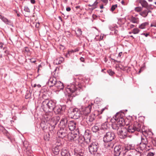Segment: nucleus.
<instances>
[{
  "label": "nucleus",
  "mask_w": 156,
  "mask_h": 156,
  "mask_svg": "<svg viewBox=\"0 0 156 156\" xmlns=\"http://www.w3.org/2000/svg\"><path fill=\"white\" fill-rule=\"evenodd\" d=\"M123 114L118 112L114 117H113L115 121L113 122L112 124V129L118 132L123 125L125 124L124 119L123 115Z\"/></svg>",
  "instance_id": "1"
},
{
  "label": "nucleus",
  "mask_w": 156,
  "mask_h": 156,
  "mask_svg": "<svg viewBox=\"0 0 156 156\" xmlns=\"http://www.w3.org/2000/svg\"><path fill=\"white\" fill-rule=\"evenodd\" d=\"M67 118L66 117L62 118L59 124L60 129L57 133L58 136L62 138L68 136L69 130L67 126Z\"/></svg>",
  "instance_id": "2"
},
{
  "label": "nucleus",
  "mask_w": 156,
  "mask_h": 156,
  "mask_svg": "<svg viewBox=\"0 0 156 156\" xmlns=\"http://www.w3.org/2000/svg\"><path fill=\"white\" fill-rule=\"evenodd\" d=\"M115 137L114 133L111 131L107 132L103 137V141L105 143L113 142Z\"/></svg>",
  "instance_id": "3"
},
{
  "label": "nucleus",
  "mask_w": 156,
  "mask_h": 156,
  "mask_svg": "<svg viewBox=\"0 0 156 156\" xmlns=\"http://www.w3.org/2000/svg\"><path fill=\"white\" fill-rule=\"evenodd\" d=\"M129 126L127 128H125L123 126L121 129L117 132L118 135L119 137L122 139L125 138L128 132L131 133L129 130Z\"/></svg>",
  "instance_id": "4"
},
{
  "label": "nucleus",
  "mask_w": 156,
  "mask_h": 156,
  "mask_svg": "<svg viewBox=\"0 0 156 156\" xmlns=\"http://www.w3.org/2000/svg\"><path fill=\"white\" fill-rule=\"evenodd\" d=\"M99 145L98 143H93L88 145V148L89 152L91 154H95L97 152L99 148Z\"/></svg>",
  "instance_id": "5"
},
{
  "label": "nucleus",
  "mask_w": 156,
  "mask_h": 156,
  "mask_svg": "<svg viewBox=\"0 0 156 156\" xmlns=\"http://www.w3.org/2000/svg\"><path fill=\"white\" fill-rule=\"evenodd\" d=\"M141 124L138 123L137 122H135L133 124L129 126V130L131 132V133H134L136 131L140 132L141 130Z\"/></svg>",
  "instance_id": "6"
},
{
  "label": "nucleus",
  "mask_w": 156,
  "mask_h": 156,
  "mask_svg": "<svg viewBox=\"0 0 156 156\" xmlns=\"http://www.w3.org/2000/svg\"><path fill=\"white\" fill-rule=\"evenodd\" d=\"M71 117L74 119H77L81 115L80 110L78 108H75L73 109L72 111L70 113Z\"/></svg>",
  "instance_id": "7"
},
{
  "label": "nucleus",
  "mask_w": 156,
  "mask_h": 156,
  "mask_svg": "<svg viewBox=\"0 0 156 156\" xmlns=\"http://www.w3.org/2000/svg\"><path fill=\"white\" fill-rule=\"evenodd\" d=\"M124 147H122L121 146H116L114 148V154L115 156H119L122 151H123L124 152L125 151L123 148Z\"/></svg>",
  "instance_id": "8"
},
{
  "label": "nucleus",
  "mask_w": 156,
  "mask_h": 156,
  "mask_svg": "<svg viewBox=\"0 0 156 156\" xmlns=\"http://www.w3.org/2000/svg\"><path fill=\"white\" fill-rule=\"evenodd\" d=\"M65 109V107L64 106L61 105L55 106L53 109V111L56 114H60L64 112Z\"/></svg>",
  "instance_id": "9"
},
{
  "label": "nucleus",
  "mask_w": 156,
  "mask_h": 156,
  "mask_svg": "<svg viewBox=\"0 0 156 156\" xmlns=\"http://www.w3.org/2000/svg\"><path fill=\"white\" fill-rule=\"evenodd\" d=\"M76 125V122L74 121L68 120L67 123V126L69 130L72 131L75 129Z\"/></svg>",
  "instance_id": "10"
},
{
  "label": "nucleus",
  "mask_w": 156,
  "mask_h": 156,
  "mask_svg": "<svg viewBox=\"0 0 156 156\" xmlns=\"http://www.w3.org/2000/svg\"><path fill=\"white\" fill-rule=\"evenodd\" d=\"M68 138L70 141L73 140L76 141L79 135L73 132H69V133L68 136Z\"/></svg>",
  "instance_id": "11"
},
{
  "label": "nucleus",
  "mask_w": 156,
  "mask_h": 156,
  "mask_svg": "<svg viewBox=\"0 0 156 156\" xmlns=\"http://www.w3.org/2000/svg\"><path fill=\"white\" fill-rule=\"evenodd\" d=\"M79 89L77 88L76 86L74 84H71L70 86H68L66 89L67 92H70V93H73L75 91H76Z\"/></svg>",
  "instance_id": "12"
},
{
  "label": "nucleus",
  "mask_w": 156,
  "mask_h": 156,
  "mask_svg": "<svg viewBox=\"0 0 156 156\" xmlns=\"http://www.w3.org/2000/svg\"><path fill=\"white\" fill-rule=\"evenodd\" d=\"M93 105L92 103L89 105L82 108V111L85 115H87L89 114L91 112L92 108V106Z\"/></svg>",
  "instance_id": "13"
},
{
  "label": "nucleus",
  "mask_w": 156,
  "mask_h": 156,
  "mask_svg": "<svg viewBox=\"0 0 156 156\" xmlns=\"http://www.w3.org/2000/svg\"><path fill=\"white\" fill-rule=\"evenodd\" d=\"M59 120V117L58 116H56L54 117H52L49 121L50 125H54L56 126Z\"/></svg>",
  "instance_id": "14"
},
{
  "label": "nucleus",
  "mask_w": 156,
  "mask_h": 156,
  "mask_svg": "<svg viewBox=\"0 0 156 156\" xmlns=\"http://www.w3.org/2000/svg\"><path fill=\"white\" fill-rule=\"evenodd\" d=\"M57 81L56 78L55 77L52 76L49 79L48 85L50 87H53L55 86Z\"/></svg>",
  "instance_id": "15"
},
{
  "label": "nucleus",
  "mask_w": 156,
  "mask_h": 156,
  "mask_svg": "<svg viewBox=\"0 0 156 156\" xmlns=\"http://www.w3.org/2000/svg\"><path fill=\"white\" fill-rule=\"evenodd\" d=\"M83 136L86 142L89 144L90 142L91 135L88 132L86 131Z\"/></svg>",
  "instance_id": "16"
},
{
  "label": "nucleus",
  "mask_w": 156,
  "mask_h": 156,
  "mask_svg": "<svg viewBox=\"0 0 156 156\" xmlns=\"http://www.w3.org/2000/svg\"><path fill=\"white\" fill-rule=\"evenodd\" d=\"M49 100L46 99L44 100L42 102L41 104V107L44 110L45 109L48 108Z\"/></svg>",
  "instance_id": "17"
},
{
  "label": "nucleus",
  "mask_w": 156,
  "mask_h": 156,
  "mask_svg": "<svg viewBox=\"0 0 156 156\" xmlns=\"http://www.w3.org/2000/svg\"><path fill=\"white\" fill-rule=\"evenodd\" d=\"M141 142L140 143V144H143L144 145V148L146 147L148 144V140L147 138L145 136H141Z\"/></svg>",
  "instance_id": "18"
},
{
  "label": "nucleus",
  "mask_w": 156,
  "mask_h": 156,
  "mask_svg": "<svg viewBox=\"0 0 156 156\" xmlns=\"http://www.w3.org/2000/svg\"><path fill=\"white\" fill-rule=\"evenodd\" d=\"M49 123L42 121L40 124L41 128L43 130H45L47 129L48 126V124Z\"/></svg>",
  "instance_id": "19"
},
{
  "label": "nucleus",
  "mask_w": 156,
  "mask_h": 156,
  "mask_svg": "<svg viewBox=\"0 0 156 156\" xmlns=\"http://www.w3.org/2000/svg\"><path fill=\"white\" fill-rule=\"evenodd\" d=\"M129 147H124L123 148L125 150V151L123 152V154H125L126 153H128V154L127 156H133V152L132 150H129Z\"/></svg>",
  "instance_id": "20"
},
{
  "label": "nucleus",
  "mask_w": 156,
  "mask_h": 156,
  "mask_svg": "<svg viewBox=\"0 0 156 156\" xmlns=\"http://www.w3.org/2000/svg\"><path fill=\"white\" fill-rule=\"evenodd\" d=\"M55 86L58 89L60 90H62L64 88L63 83L60 81H57Z\"/></svg>",
  "instance_id": "21"
},
{
  "label": "nucleus",
  "mask_w": 156,
  "mask_h": 156,
  "mask_svg": "<svg viewBox=\"0 0 156 156\" xmlns=\"http://www.w3.org/2000/svg\"><path fill=\"white\" fill-rule=\"evenodd\" d=\"M48 108L53 110L55 105V102L52 100H50L49 103Z\"/></svg>",
  "instance_id": "22"
},
{
  "label": "nucleus",
  "mask_w": 156,
  "mask_h": 156,
  "mask_svg": "<svg viewBox=\"0 0 156 156\" xmlns=\"http://www.w3.org/2000/svg\"><path fill=\"white\" fill-rule=\"evenodd\" d=\"M61 154L62 156H70L69 151L65 149H63L62 150Z\"/></svg>",
  "instance_id": "23"
},
{
  "label": "nucleus",
  "mask_w": 156,
  "mask_h": 156,
  "mask_svg": "<svg viewBox=\"0 0 156 156\" xmlns=\"http://www.w3.org/2000/svg\"><path fill=\"white\" fill-rule=\"evenodd\" d=\"M51 115L46 114L44 116V117L42 121L49 123V121L51 118Z\"/></svg>",
  "instance_id": "24"
},
{
  "label": "nucleus",
  "mask_w": 156,
  "mask_h": 156,
  "mask_svg": "<svg viewBox=\"0 0 156 156\" xmlns=\"http://www.w3.org/2000/svg\"><path fill=\"white\" fill-rule=\"evenodd\" d=\"M114 142H109L106 143L105 144V147L107 148L109 150L113 148L114 146Z\"/></svg>",
  "instance_id": "25"
},
{
  "label": "nucleus",
  "mask_w": 156,
  "mask_h": 156,
  "mask_svg": "<svg viewBox=\"0 0 156 156\" xmlns=\"http://www.w3.org/2000/svg\"><path fill=\"white\" fill-rule=\"evenodd\" d=\"M132 151L133 153H135L133 154V156H142V155L143 154L142 151H137L134 149H132Z\"/></svg>",
  "instance_id": "26"
},
{
  "label": "nucleus",
  "mask_w": 156,
  "mask_h": 156,
  "mask_svg": "<svg viewBox=\"0 0 156 156\" xmlns=\"http://www.w3.org/2000/svg\"><path fill=\"white\" fill-rule=\"evenodd\" d=\"M139 2L142 8H144L146 9L148 5L147 2L145 0H139Z\"/></svg>",
  "instance_id": "27"
},
{
  "label": "nucleus",
  "mask_w": 156,
  "mask_h": 156,
  "mask_svg": "<svg viewBox=\"0 0 156 156\" xmlns=\"http://www.w3.org/2000/svg\"><path fill=\"white\" fill-rule=\"evenodd\" d=\"M109 128V124L108 122H105L103 123L101 126V129L105 130H107Z\"/></svg>",
  "instance_id": "28"
},
{
  "label": "nucleus",
  "mask_w": 156,
  "mask_h": 156,
  "mask_svg": "<svg viewBox=\"0 0 156 156\" xmlns=\"http://www.w3.org/2000/svg\"><path fill=\"white\" fill-rule=\"evenodd\" d=\"M130 21L133 23H138L139 22V19L132 16L130 17Z\"/></svg>",
  "instance_id": "29"
},
{
  "label": "nucleus",
  "mask_w": 156,
  "mask_h": 156,
  "mask_svg": "<svg viewBox=\"0 0 156 156\" xmlns=\"http://www.w3.org/2000/svg\"><path fill=\"white\" fill-rule=\"evenodd\" d=\"M55 126L53 125H50V126L48 127L49 131L51 134H53L55 133Z\"/></svg>",
  "instance_id": "30"
},
{
  "label": "nucleus",
  "mask_w": 156,
  "mask_h": 156,
  "mask_svg": "<svg viewBox=\"0 0 156 156\" xmlns=\"http://www.w3.org/2000/svg\"><path fill=\"white\" fill-rule=\"evenodd\" d=\"M139 14L144 17L145 18L148 15L146 9H145L140 12Z\"/></svg>",
  "instance_id": "31"
},
{
  "label": "nucleus",
  "mask_w": 156,
  "mask_h": 156,
  "mask_svg": "<svg viewBox=\"0 0 156 156\" xmlns=\"http://www.w3.org/2000/svg\"><path fill=\"white\" fill-rule=\"evenodd\" d=\"M64 60V58L62 57H60L57 58L55 61H58V62L56 63V64H59L62 62Z\"/></svg>",
  "instance_id": "32"
},
{
  "label": "nucleus",
  "mask_w": 156,
  "mask_h": 156,
  "mask_svg": "<svg viewBox=\"0 0 156 156\" xmlns=\"http://www.w3.org/2000/svg\"><path fill=\"white\" fill-rule=\"evenodd\" d=\"M95 115L94 114H91L89 117L88 120L90 122H91L95 119Z\"/></svg>",
  "instance_id": "33"
},
{
  "label": "nucleus",
  "mask_w": 156,
  "mask_h": 156,
  "mask_svg": "<svg viewBox=\"0 0 156 156\" xmlns=\"http://www.w3.org/2000/svg\"><path fill=\"white\" fill-rule=\"evenodd\" d=\"M52 151L55 155H57L58 154L60 150L58 147H55L52 149Z\"/></svg>",
  "instance_id": "34"
},
{
  "label": "nucleus",
  "mask_w": 156,
  "mask_h": 156,
  "mask_svg": "<svg viewBox=\"0 0 156 156\" xmlns=\"http://www.w3.org/2000/svg\"><path fill=\"white\" fill-rule=\"evenodd\" d=\"M78 143H82V142L85 141V139L84 138V136H79V137L76 140Z\"/></svg>",
  "instance_id": "35"
},
{
  "label": "nucleus",
  "mask_w": 156,
  "mask_h": 156,
  "mask_svg": "<svg viewBox=\"0 0 156 156\" xmlns=\"http://www.w3.org/2000/svg\"><path fill=\"white\" fill-rule=\"evenodd\" d=\"M75 32L76 35L77 37H79L82 34V31L81 30L80 28H78Z\"/></svg>",
  "instance_id": "36"
},
{
  "label": "nucleus",
  "mask_w": 156,
  "mask_h": 156,
  "mask_svg": "<svg viewBox=\"0 0 156 156\" xmlns=\"http://www.w3.org/2000/svg\"><path fill=\"white\" fill-rule=\"evenodd\" d=\"M148 24V23L147 22L143 23L139 26V28L141 29H144L145 27Z\"/></svg>",
  "instance_id": "37"
},
{
  "label": "nucleus",
  "mask_w": 156,
  "mask_h": 156,
  "mask_svg": "<svg viewBox=\"0 0 156 156\" xmlns=\"http://www.w3.org/2000/svg\"><path fill=\"white\" fill-rule=\"evenodd\" d=\"M73 50H68L67 53L66 54L65 56L67 58L69 57L70 56L71 54L73 53Z\"/></svg>",
  "instance_id": "38"
},
{
  "label": "nucleus",
  "mask_w": 156,
  "mask_h": 156,
  "mask_svg": "<svg viewBox=\"0 0 156 156\" xmlns=\"http://www.w3.org/2000/svg\"><path fill=\"white\" fill-rule=\"evenodd\" d=\"M50 133H49L48 134H46L44 136V139L46 141H48L50 139Z\"/></svg>",
  "instance_id": "39"
},
{
  "label": "nucleus",
  "mask_w": 156,
  "mask_h": 156,
  "mask_svg": "<svg viewBox=\"0 0 156 156\" xmlns=\"http://www.w3.org/2000/svg\"><path fill=\"white\" fill-rule=\"evenodd\" d=\"M99 130V127L97 126H94L92 128V130L94 132H97Z\"/></svg>",
  "instance_id": "40"
},
{
  "label": "nucleus",
  "mask_w": 156,
  "mask_h": 156,
  "mask_svg": "<svg viewBox=\"0 0 156 156\" xmlns=\"http://www.w3.org/2000/svg\"><path fill=\"white\" fill-rule=\"evenodd\" d=\"M23 50L25 53H27L28 54H30V51L28 47H25V48H24Z\"/></svg>",
  "instance_id": "41"
},
{
  "label": "nucleus",
  "mask_w": 156,
  "mask_h": 156,
  "mask_svg": "<svg viewBox=\"0 0 156 156\" xmlns=\"http://www.w3.org/2000/svg\"><path fill=\"white\" fill-rule=\"evenodd\" d=\"M139 31L140 30L138 28H136L133 29L132 33L134 34H138Z\"/></svg>",
  "instance_id": "42"
},
{
  "label": "nucleus",
  "mask_w": 156,
  "mask_h": 156,
  "mask_svg": "<svg viewBox=\"0 0 156 156\" xmlns=\"http://www.w3.org/2000/svg\"><path fill=\"white\" fill-rule=\"evenodd\" d=\"M117 4H115V5H112L110 9V10L112 12L113 11L115 8L117 7Z\"/></svg>",
  "instance_id": "43"
},
{
  "label": "nucleus",
  "mask_w": 156,
  "mask_h": 156,
  "mask_svg": "<svg viewBox=\"0 0 156 156\" xmlns=\"http://www.w3.org/2000/svg\"><path fill=\"white\" fill-rule=\"evenodd\" d=\"M142 9V7H138L135 8V10L137 12H139L141 11Z\"/></svg>",
  "instance_id": "44"
},
{
  "label": "nucleus",
  "mask_w": 156,
  "mask_h": 156,
  "mask_svg": "<svg viewBox=\"0 0 156 156\" xmlns=\"http://www.w3.org/2000/svg\"><path fill=\"white\" fill-rule=\"evenodd\" d=\"M108 72L109 74V75L111 76L113 75L115 73L111 69H109L108 70Z\"/></svg>",
  "instance_id": "45"
},
{
  "label": "nucleus",
  "mask_w": 156,
  "mask_h": 156,
  "mask_svg": "<svg viewBox=\"0 0 156 156\" xmlns=\"http://www.w3.org/2000/svg\"><path fill=\"white\" fill-rule=\"evenodd\" d=\"M98 0H96L95 2L93 4V8L92 9H93L97 8V5L98 3V2H97Z\"/></svg>",
  "instance_id": "46"
},
{
  "label": "nucleus",
  "mask_w": 156,
  "mask_h": 156,
  "mask_svg": "<svg viewBox=\"0 0 156 156\" xmlns=\"http://www.w3.org/2000/svg\"><path fill=\"white\" fill-rule=\"evenodd\" d=\"M2 20L5 23L8 24V22H9V21L7 19L4 18V17H2Z\"/></svg>",
  "instance_id": "47"
},
{
  "label": "nucleus",
  "mask_w": 156,
  "mask_h": 156,
  "mask_svg": "<svg viewBox=\"0 0 156 156\" xmlns=\"http://www.w3.org/2000/svg\"><path fill=\"white\" fill-rule=\"evenodd\" d=\"M73 97L71 95L69 94L68 95L67 100L70 101H71L73 99Z\"/></svg>",
  "instance_id": "48"
},
{
  "label": "nucleus",
  "mask_w": 156,
  "mask_h": 156,
  "mask_svg": "<svg viewBox=\"0 0 156 156\" xmlns=\"http://www.w3.org/2000/svg\"><path fill=\"white\" fill-rule=\"evenodd\" d=\"M24 10L28 12H30V9L27 6H25L24 7Z\"/></svg>",
  "instance_id": "49"
},
{
  "label": "nucleus",
  "mask_w": 156,
  "mask_h": 156,
  "mask_svg": "<svg viewBox=\"0 0 156 156\" xmlns=\"http://www.w3.org/2000/svg\"><path fill=\"white\" fill-rule=\"evenodd\" d=\"M47 97V95L46 94H44L42 95V98L44 99L45 100L48 99V98Z\"/></svg>",
  "instance_id": "50"
},
{
  "label": "nucleus",
  "mask_w": 156,
  "mask_h": 156,
  "mask_svg": "<svg viewBox=\"0 0 156 156\" xmlns=\"http://www.w3.org/2000/svg\"><path fill=\"white\" fill-rule=\"evenodd\" d=\"M154 153L153 152H150L148 153L147 156H154Z\"/></svg>",
  "instance_id": "51"
},
{
  "label": "nucleus",
  "mask_w": 156,
  "mask_h": 156,
  "mask_svg": "<svg viewBox=\"0 0 156 156\" xmlns=\"http://www.w3.org/2000/svg\"><path fill=\"white\" fill-rule=\"evenodd\" d=\"M147 9H152L153 8L152 7V5H148L147 7L146 8Z\"/></svg>",
  "instance_id": "52"
},
{
  "label": "nucleus",
  "mask_w": 156,
  "mask_h": 156,
  "mask_svg": "<svg viewBox=\"0 0 156 156\" xmlns=\"http://www.w3.org/2000/svg\"><path fill=\"white\" fill-rule=\"evenodd\" d=\"M94 155V156H102L101 154L98 152Z\"/></svg>",
  "instance_id": "53"
},
{
  "label": "nucleus",
  "mask_w": 156,
  "mask_h": 156,
  "mask_svg": "<svg viewBox=\"0 0 156 156\" xmlns=\"http://www.w3.org/2000/svg\"><path fill=\"white\" fill-rule=\"evenodd\" d=\"M30 62L32 63H34L36 62V60L34 58H32L30 59Z\"/></svg>",
  "instance_id": "54"
},
{
  "label": "nucleus",
  "mask_w": 156,
  "mask_h": 156,
  "mask_svg": "<svg viewBox=\"0 0 156 156\" xmlns=\"http://www.w3.org/2000/svg\"><path fill=\"white\" fill-rule=\"evenodd\" d=\"M77 156H84L83 154L82 153H79L77 154Z\"/></svg>",
  "instance_id": "55"
},
{
  "label": "nucleus",
  "mask_w": 156,
  "mask_h": 156,
  "mask_svg": "<svg viewBox=\"0 0 156 156\" xmlns=\"http://www.w3.org/2000/svg\"><path fill=\"white\" fill-rule=\"evenodd\" d=\"M151 27H156V23H153L151 24Z\"/></svg>",
  "instance_id": "56"
},
{
  "label": "nucleus",
  "mask_w": 156,
  "mask_h": 156,
  "mask_svg": "<svg viewBox=\"0 0 156 156\" xmlns=\"http://www.w3.org/2000/svg\"><path fill=\"white\" fill-rule=\"evenodd\" d=\"M59 48L61 49H62V50H64L65 48V47L64 46L62 45H60Z\"/></svg>",
  "instance_id": "57"
},
{
  "label": "nucleus",
  "mask_w": 156,
  "mask_h": 156,
  "mask_svg": "<svg viewBox=\"0 0 156 156\" xmlns=\"http://www.w3.org/2000/svg\"><path fill=\"white\" fill-rule=\"evenodd\" d=\"M141 34L144 35H145V36L146 37H147L149 35V33H142V34Z\"/></svg>",
  "instance_id": "58"
},
{
  "label": "nucleus",
  "mask_w": 156,
  "mask_h": 156,
  "mask_svg": "<svg viewBox=\"0 0 156 156\" xmlns=\"http://www.w3.org/2000/svg\"><path fill=\"white\" fill-rule=\"evenodd\" d=\"M80 60L82 62H84V59L82 57H81L80 58Z\"/></svg>",
  "instance_id": "59"
},
{
  "label": "nucleus",
  "mask_w": 156,
  "mask_h": 156,
  "mask_svg": "<svg viewBox=\"0 0 156 156\" xmlns=\"http://www.w3.org/2000/svg\"><path fill=\"white\" fill-rule=\"evenodd\" d=\"M79 51V49L78 48H76L74 50H73V53L74 52H77Z\"/></svg>",
  "instance_id": "60"
},
{
  "label": "nucleus",
  "mask_w": 156,
  "mask_h": 156,
  "mask_svg": "<svg viewBox=\"0 0 156 156\" xmlns=\"http://www.w3.org/2000/svg\"><path fill=\"white\" fill-rule=\"evenodd\" d=\"M66 10L68 12H69L71 10V8L69 7H68L66 8Z\"/></svg>",
  "instance_id": "61"
},
{
  "label": "nucleus",
  "mask_w": 156,
  "mask_h": 156,
  "mask_svg": "<svg viewBox=\"0 0 156 156\" xmlns=\"http://www.w3.org/2000/svg\"><path fill=\"white\" fill-rule=\"evenodd\" d=\"M101 1L105 3H107L108 2V0H101Z\"/></svg>",
  "instance_id": "62"
},
{
  "label": "nucleus",
  "mask_w": 156,
  "mask_h": 156,
  "mask_svg": "<svg viewBox=\"0 0 156 156\" xmlns=\"http://www.w3.org/2000/svg\"><path fill=\"white\" fill-rule=\"evenodd\" d=\"M147 9V14H148V13H151V11L150 10V9Z\"/></svg>",
  "instance_id": "63"
},
{
  "label": "nucleus",
  "mask_w": 156,
  "mask_h": 156,
  "mask_svg": "<svg viewBox=\"0 0 156 156\" xmlns=\"http://www.w3.org/2000/svg\"><path fill=\"white\" fill-rule=\"evenodd\" d=\"M3 44L2 43H0V48H3Z\"/></svg>",
  "instance_id": "64"
}]
</instances>
